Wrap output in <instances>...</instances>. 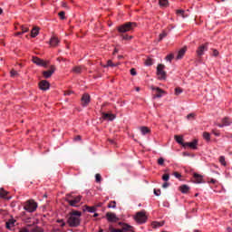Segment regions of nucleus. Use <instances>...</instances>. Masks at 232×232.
<instances>
[{
    "instance_id": "1",
    "label": "nucleus",
    "mask_w": 232,
    "mask_h": 232,
    "mask_svg": "<svg viewBox=\"0 0 232 232\" xmlns=\"http://www.w3.org/2000/svg\"><path fill=\"white\" fill-rule=\"evenodd\" d=\"M134 28H137V23H135V22H127V23L118 26L117 30H118L119 34H121V37L124 41H130V39H133V36L124 34H126V32H131V30H133Z\"/></svg>"
},
{
    "instance_id": "2",
    "label": "nucleus",
    "mask_w": 232,
    "mask_h": 232,
    "mask_svg": "<svg viewBox=\"0 0 232 232\" xmlns=\"http://www.w3.org/2000/svg\"><path fill=\"white\" fill-rule=\"evenodd\" d=\"M82 213L81 211L73 210L67 216V224L70 227H79L81 226V217Z\"/></svg>"
},
{
    "instance_id": "3",
    "label": "nucleus",
    "mask_w": 232,
    "mask_h": 232,
    "mask_svg": "<svg viewBox=\"0 0 232 232\" xmlns=\"http://www.w3.org/2000/svg\"><path fill=\"white\" fill-rule=\"evenodd\" d=\"M19 232H44V229L37 226L35 221H34L31 224H27L25 227L22 228Z\"/></svg>"
},
{
    "instance_id": "4",
    "label": "nucleus",
    "mask_w": 232,
    "mask_h": 232,
    "mask_svg": "<svg viewBox=\"0 0 232 232\" xmlns=\"http://www.w3.org/2000/svg\"><path fill=\"white\" fill-rule=\"evenodd\" d=\"M24 209L28 211V213H34L37 209V203L34 199H29L24 203Z\"/></svg>"
},
{
    "instance_id": "5",
    "label": "nucleus",
    "mask_w": 232,
    "mask_h": 232,
    "mask_svg": "<svg viewBox=\"0 0 232 232\" xmlns=\"http://www.w3.org/2000/svg\"><path fill=\"white\" fill-rule=\"evenodd\" d=\"M165 68H166V65L162 63H160L157 66V75L160 81H166L167 73H166V71H164Z\"/></svg>"
},
{
    "instance_id": "6",
    "label": "nucleus",
    "mask_w": 232,
    "mask_h": 232,
    "mask_svg": "<svg viewBox=\"0 0 232 232\" xmlns=\"http://www.w3.org/2000/svg\"><path fill=\"white\" fill-rule=\"evenodd\" d=\"M81 198H82V197L76 196V198H73V199H72V194H67L65 197L66 202H68V204L71 205L72 208H75L77 204L81 202Z\"/></svg>"
},
{
    "instance_id": "7",
    "label": "nucleus",
    "mask_w": 232,
    "mask_h": 232,
    "mask_svg": "<svg viewBox=\"0 0 232 232\" xmlns=\"http://www.w3.org/2000/svg\"><path fill=\"white\" fill-rule=\"evenodd\" d=\"M134 220L138 222V224H145L146 220H148V217L146 216L145 211H140L134 217Z\"/></svg>"
},
{
    "instance_id": "8",
    "label": "nucleus",
    "mask_w": 232,
    "mask_h": 232,
    "mask_svg": "<svg viewBox=\"0 0 232 232\" xmlns=\"http://www.w3.org/2000/svg\"><path fill=\"white\" fill-rule=\"evenodd\" d=\"M33 63L37 64V66H43L44 68H48L49 62H45L43 59H40L37 56L33 57Z\"/></svg>"
},
{
    "instance_id": "9",
    "label": "nucleus",
    "mask_w": 232,
    "mask_h": 232,
    "mask_svg": "<svg viewBox=\"0 0 232 232\" xmlns=\"http://www.w3.org/2000/svg\"><path fill=\"white\" fill-rule=\"evenodd\" d=\"M231 124V119H229L228 117H225L221 120V123H216V126H218V128H224L225 126H230Z\"/></svg>"
},
{
    "instance_id": "10",
    "label": "nucleus",
    "mask_w": 232,
    "mask_h": 232,
    "mask_svg": "<svg viewBox=\"0 0 232 232\" xmlns=\"http://www.w3.org/2000/svg\"><path fill=\"white\" fill-rule=\"evenodd\" d=\"M54 72H55V66L52 65L50 67V70L43 72V75L44 79H50V77H52V75H53Z\"/></svg>"
},
{
    "instance_id": "11",
    "label": "nucleus",
    "mask_w": 232,
    "mask_h": 232,
    "mask_svg": "<svg viewBox=\"0 0 232 232\" xmlns=\"http://www.w3.org/2000/svg\"><path fill=\"white\" fill-rule=\"evenodd\" d=\"M204 52H208V44H205L203 45H200L197 50V55L198 57H201L204 55Z\"/></svg>"
},
{
    "instance_id": "12",
    "label": "nucleus",
    "mask_w": 232,
    "mask_h": 232,
    "mask_svg": "<svg viewBox=\"0 0 232 232\" xmlns=\"http://www.w3.org/2000/svg\"><path fill=\"white\" fill-rule=\"evenodd\" d=\"M106 217L109 222H119V218H117V215H115V213L107 212Z\"/></svg>"
},
{
    "instance_id": "13",
    "label": "nucleus",
    "mask_w": 232,
    "mask_h": 232,
    "mask_svg": "<svg viewBox=\"0 0 232 232\" xmlns=\"http://www.w3.org/2000/svg\"><path fill=\"white\" fill-rule=\"evenodd\" d=\"M88 104H90V94L85 93L82 97V105L86 107Z\"/></svg>"
},
{
    "instance_id": "14",
    "label": "nucleus",
    "mask_w": 232,
    "mask_h": 232,
    "mask_svg": "<svg viewBox=\"0 0 232 232\" xmlns=\"http://www.w3.org/2000/svg\"><path fill=\"white\" fill-rule=\"evenodd\" d=\"M39 86H40V90L46 91L50 88V82H48V81L46 80H43L40 82Z\"/></svg>"
},
{
    "instance_id": "15",
    "label": "nucleus",
    "mask_w": 232,
    "mask_h": 232,
    "mask_svg": "<svg viewBox=\"0 0 232 232\" xmlns=\"http://www.w3.org/2000/svg\"><path fill=\"white\" fill-rule=\"evenodd\" d=\"M151 90L156 91V94L154 95V99H160V97H162V93H164V92L162 91V89L159 88V87H151Z\"/></svg>"
},
{
    "instance_id": "16",
    "label": "nucleus",
    "mask_w": 232,
    "mask_h": 232,
    "mask_svg": "<svg viewBox=\"0 0 232 232\" xmlns=\"http://www.w3.org/2000/svg\"><path fill=\"white\" fill-rule=\"evenodd\" d=\"M197 144H198L197 140H194L192 142H185L183 144V148H187V146H188L191 150H197Z\"/></svg>"
},
{
    "instance_id": "17",
    "label": "nucleus",
    "mask_w": 232,
    "mask_h": 232,
    "mask_svg": "<svg viewBox=\"0 0 232 232\" xmlns=\"http://www.w3.org/2000/svg\"><path fill=\"white\" fill-rule=\"evenodd\" d=\"M187 50H188L187 47H183L179 51L178 55L176 57L177 61H180V59H182V57H184V55L186 54Z\"/></svg>"
},
{
    "instance_id": "18",
    "label": "nucleus",
    "mask_w": 232,
    "mask_h": 232,
    "mask_svg": "<svg viewBox=\"0 0 232 232\" xmlns=\"http://www.w3.org/2000/svg\"><path fill=\"white\" fill-rule=\"evenodd\" d=\"M102 119H104L105 121H113V119H115V115L111 113L102 112Z\"/></svg>"
},
{
    "instance_id": "19",
    "label": "nucleus",
    "mask_w": 232,
    "mask_h": 232,
    "mask_svg": "<svg viewBox=\"0 0 232 232\" xmlns=\"http://www.w3.org/2000/svg\"><path fill=\"white\" fill-rule=\"evenodd\" d=\"M202 175H199L198 173H194V181L196 182V184H202Z\"/></svg>"
},
{
    "instance_id": "20",
    "label": "nucleus",
    "mask_w": 232,
    "mask_h": 232,
    "mask_svg": "<svg viewBox=\"0 0 232 232\" xmlns=\"http://www.w3.org/2000/svg\"><path fill=\"white\" fill-rule=\"evenodd\" d=\"M51 46H57L59 44V38L53 36L50 40Z\"/></svg>"
},
{
    "instance_id": "21",
    "label": "nucleus",
    "mask_w": 232,
    "mask_h": 232,
    "mask_svg": "<svg viewBox=\"0 0 232 232\" xmlns=\"http://www.w3.org/2000/svg\"><path fill=\"white\" fill-rule=\"evenodd\" d=\"M140 130L142 135H148V133H151V130L146 126L140 127Z\"/></svg>"
},
{
    "instance_id": "22",
    "label": "nucleus",
    "mask_w": 232,
    "mask_h": 232,
    "mask_svg": "<svg viewBox=\"0 0 232 232\" xmlns=\"http://www.w3.org/2000/svg\"><path fill=\"white\" fill-rule=\"evenodd\" d=\"M6 195H8V191L5 190L4 188L0 189V197H2V198H7V200H10V198H12V197H6Z\"/></svg>"
},
{
    "instance_id": "23",
    "label": "nucleus",
    "mask_w": 232,
    "mask_h": 232,
    "mask_svg": "<svg viewBox=\"0 0 232 232\" xmlns=\"http://www.w3.org/2000/svg\"><path fill=\"white\" fill-rule=\"evenodd\" d=\"M6 228L7 229H12V227H14V226L15 225V219H9L6 223Z\"/></svg>"
},
{
    "instance_id": "24",
    "label": "nucleus",
    "mask_w": 232,
    "mask_h": 232,
    "mask_svg": "<svg viewBox=\"0 0 232 232\" xmlns=\"http://www.w3.org/2000/svg\"><path fill=\"white\" fill-rule=\"evenodd\" d=\"M179 191H181V193H184V194L188 193L189 191V186H188V185H181L179 187Z\"/></svg>"
},
{
    "instance_id": "25",
    "label": "nucleus",
    "mask_w": 232,
    "mask_h": 232,
    "mask_svg": "<svg viewBox=\"0 0 232 232\" xmlns=\"http://www.w3.org/2000/svg\"><path fill=\"white\" fill-rule=\"evenodd\" d=\"M174 138H175L176 142H178V144H181V146H184V144H185L184 140L182 139L181 136L175 135Z\"/></svg>"
},
{
    "instance_id": "26",
    "label": "nucleus",
    "mask_w": 232,
    "mask_h": 232,
    "mask_svg": "<svg viewBox=\"0 0 232 232\" xmlns=\"http://www.w3.org/2000/svg\"><path fill=\"white\" fill-rule=\"evenodd\" d=\"M39 35V27H34L31 31V37H37Z\"/></svg>"
},
{
    "instance_id": "27",
    "label": "nucleus",
    "mask_w": 232,
    "mask_h": 232,
    "mask_svg": "<svg viewBox=\"0 0 232 232\" xmlns=\"http://www.w3.org/2000/svg\"><path fill=\"white\" fill-rule=\"evenodd\" d=\"M84 211H88V213H95V211H97V208L85 206Z\"/></svg>"
},
{
    "instance_id": "28",
    "label": "nucleus",
    "mask_w": 232,
    "mask_h": 232,
    "mask_svg": "<svg viewBox=\"0 0 232 232\" xmlns=\"http://www.w3.org/2000/svg\"><path fill=\"white\" fill-rule=\"evenodd\" d=\"M123 232H135V231H133V227H131L130 225H124Z\"/></svg>"
},
{
    "instance_id": "29",
    "label": "nucleus",
    "mask_w": 232,
    "mask_h": 232,
    "mask_svg": "<svg viewBox=\"0 0 232 232\" xmlns=\"http://www.w3.org/2000/svg\"><path fill=\"white\" fill-rule=\"evenodd\" d=\"M162 226H164V221H161V222L154 221V222H152V227H154V228L162 227Z\"/></svg>"
},
{
    "instance_id": "30",
    "label": "nucleus",
    "mask_w": 232,
    "mask_h": 232,
    "mask_svg": "<svg viewBox=\"0 0 232 232\" xmlns=\"http://www.w3.org/2000/svg\"><path fill=\"white\" fill-rule=\"evenodd\" d=\"M73 73H81L82 72V67L81 66H75L72 68Z\"/></svg>"
},
{
    "instance_id": "31",
    "label": "nucleus",
    "mask_w": 232,
    "mask_h": 232,
    "mask_svg": "<svg viewBox=\"0 0 232 232\" xmlns=\"http://www.w3.org/2000/svg\"><path fill=\"white\" fill-rule=\"evenodd\" d=\"M115 66H117V64L113 63V62H111V60H109L107 62V64L104 65V68H108V67L115 68Z\"/></svg>"
},
{
    "instance_id": "32",
    "label": "nucleus",
    "mask_w": 232,
    "mask_h": 232,
    "mask_svg": "<svg viewBox=\"0 0 232 232\" xmlns=\"http://www.w3.org/2000/svg\"><path fill=\"white\" fill-rule=\"evenodd\" d=\"M203 139H205V140H211V135L208 132H203Z\"/></svg>"
},
{
    "instance_id": "33",
    "label": "nucleus",
    "mask_w": 232,
    "mask_h": 232,
    "mask_svg": "<svg viewBox=\"0 0 232 232\" xmlns=\"http://www.w3.org/2000/svg\"><path fill=\"white\" fill-rule=\"evenodd\" d=\"M174 92H175V95L179 96L180 95V93H182V92H184V90H182V88L180 87H177L175 88Z\"/></svg>"
},
{
    "instance_id": "34",
    "label": "nucleus",
    "mask_w": 232,
    "mask_h": 232,
    "mask_svg": "<svg viewBox=\"0 0 232 232\" xmlns=\"http://www.w3.org/2000/svg\"><path fill=\"white\" fill-rule=\"evenodd\" d=\"M58 15H59V17H60V19H62V20H64V19H66V13L64 12V11H61L59 14H58Z\"/></svg>"
},
{
    "instance_id": "35",
    "label": "nucleus",
    "mask_w": 232,
    "mask_h": 232,
    "mask_svg": "<svg viewBox=\"0 0 232 232\" xmlns=\"http://www.w3.org/2000/svg\"><path fill=\"white\" fill-rule=\"evenodd\" d=\"M219 162H220V164H222V166H226L227 165V163H226V157L221 156L219 158Z\"/></svg>"
},
{
    "instance_id": "36",
    "label": "nucleus",
    "mask_w": 232,
    "mask_h": 232,
    "mask_svg": "<svg viewBox=\"0 0 232 232\" xmlns=\"http://www.w3.org/2000/svg\"><path fill=\"white\" fill-rule=\"evenodd\" d=\"M95 179H96V182L98 184H100V182H102V177L101 176V174H96L95 175Z\"/></svg>"
},
{
    "instance_id": "37",
    "label": "nucleus",
    "mask_w": 232,
    "mask_h": 232,
    "mask_svg": "<svg viewBox=\"0 0 232 232\" xmlns=\"http://www.w3.org/2000/svg\"><path fill=\"white\" fill-rule=\"evenodd\" d=\"M108 208H117V202H115V201H111V202L108 204Z\"/></svg>"
},
{
    "instance_id": "38",
    "label": "nucleus",
    "mask_w": 232,
    "mask_h": 232,
    "mask_svg": "<svg viewBox=\"0 0 232 232\" xmlns=\"http://www.w3.org/2000/svg\"><path fill=\"white\" fill-rule=\"evenodd\" d=\"M146 66H151L153 64V60L151 58H149L145 61Z\"/></svg>"
},
{
    "instance_id": "39",
    "label": "nucleus",
    "mask_w": 232,
    "mask_h": 232,
    "mask_svg": "<svg viewBox=\"0 0 232 232\" xmlns=\"http://www.w3.org/2000/svg\"><path fill=\"white\" fill-rule=\"evenodd\" d=\"M195 113H189L188 115H187V119L188 121H193V119H195Z\"/></svg>"
},
{
    "instance_id": "40",
    "label": "nucleus",
    "mask_w": 232,
    "mask_h": 232,
    "mask_svg": "<svg viewBox=\"0 0 232 232\" xmlns=\"http://www.w3.org/2000/svg\"><path fill=\"white\" fill-rule=\"evenodd\" d=\"M58 224H61V227H64L66 226V222H64V219H58Z\"/></svg>"
},
{
    "instance_id": "41",
    "label": "nucleus",
    "mask_w": 232,
    "mask_h": 232,
    "mask_svg": "<svg viewBox=\"0 0 232 232\" xmlns=\"http://www.w3.org/2000/svg\"><path fill=\"white\" fill-rule=\"evenodd\" d=\"M160 6H167L168 5V0H160Z\"/></svg>"
},
{
    "instance_id": "42",
    "label": "nucleus",
    "mask_w": 232,
    "mask_h": 232,
    "mask_svg": "<svg viewBox=\"0 0 232 232\" xmlns=\"http://www.w3.org/2000/svg\"><path fill=\"white\" fill-rule=\"evenodd\" d=\"M21 30H22L21 31L22 34H26V32H28L29 29H28V27L22 25Z\"/></svg>"
},
{
    "instance_id": "43",
    "label": "nucleus",
    "mask_w": 232,
    "mask_h": 232,
    "mask_svg": "<svg viewBox=\"0 0 232 232\" xmlns=\"http://www.w3.org/2000/svg\"><path fill=\"white\" fill-rule=\"evenodd\" d=\"M162 180H164L165 182H168V180H169V174H164L162 176Z\"/></svg>"
},
{
    "instance_id": "44",
    "label": "nucleus",
    "mask_w": 232,
    "mask_h": 232,
    "mask_svg": "<svg viewBox=\"0 0 232 232\" xmlns=\"http://www.w3.org/2000/svg\"><path fill=\"white\" fill-rule=\"evenodd\" d=\"M174 55H173V53H171V54H169L167 57H166V59H167V61H169V63H171V61H173V59H174Z\"/></svg>"
},
{
    "instance_id": "45",
    "label": "nucleus",
    "mask_w": 232,
    "mask_h": 232,
    "mask_svg": "<svg viewBox=\"0 0 232 232\" xmlns=\"http://www.w3.org/2000/svg\"><path fill=\"white\" fill-rule=\"evenodd\" d=\"M168 35V34H166V32H163L162 34H160V39L159 41H162L164 37H166Z\"/></svg>"
},
{
    "instance_id": "46",
    "label": "nucleus",
    "mask_w": 232,
    "mask_h": 232,
    "mask_svg": "<svg viewBox=\"0 0 232 232\" xmlns=\"http://www.w3.org/2000/svg\"><path fill=\"white\" fill-rule=\"evenodd\" d=\"M158 164H159L160 166H164V158H160V159L158 160Z\"/></svg>"
},
{
    "instance_id": "47",
    "label": "nucleus",
    "mask_w": 232,
    "mask_h": 232,
    "mask_svg": "<svg viewBox=\"0 0 232 232\" xmlns=\"http://www.w3.org/2000/svg\"><path fill=\"white\" fill-rule=\"evenodd\" d=\"M154 195H156V197H160V189H154Z\"/></svg>"
},
{
    "instance_id": "48",
    "label": "nucleus",
    "mask_w": 232,
    "mask_h": 232,
    "mask_svg": "<svg viewBox=\"0 0 232 232\" xmlns=\"http://www.w3.org/2000/svg\"><path fill=\"white\" fill-rule=\"evenodd\" d=\"M173 175L176 177V179H180L182 175L179 172H173Z\"/></svg>"
},
{
    "instance_id": "49",
    "label": "nucleus",
    "mask_w": 232,
    "mask_h": 232,
    "mask_svg": "<svg viewBox=\"0 0 232 232\" xmlns=\"http://www.w3.org/2000/svg\"><path fill=\"white\" fill-rule=\"evenodd\" d=\"M130 75H137V71L135 70V68L130 69Z\"/></svg>"
},
{
    "instance_id": "50",
    "label": "nucleus",
    "mask_w": 232,
    "mask_h": 232,
    "mask_svg": "<svg viewBox=\"0 0 232 232\" xmlns=\"http://www.w3.org/2000/svg\"><path fill=\"white\" fill-rule=\"evenodd\" d=\"M213 56L214 57H218V51L217 49L213 50Z\"/></svg>"
},
{
    "instance_id": "51",
    "label": "nucleus",
    "mask_w": 232,
    "mask_h": 232,
    "mask_svg": "<svg viewBox=\"0 0 232 232\" xmlns=\"http://www.w3.org/2000/svg\"><path fill=\"white\" fill-rule=\"evenodd\" d=\"M15 75H17V71L12 70V71H11V76H12V77H15Z\"/></svg>"
},
{
    "instance_id": "52",
    "label": "nucleus",
    "mask_w": 232,
    "mask_h": 232,
    "mask_svg": "<svg viewBox=\"0 0 232 232\" xmlns=\"http://www.w3.org/2000/svg\"><path fill=\"white\" fill-rule=\"evenodd\" d=\"M62 6L63 8H66L68 10V4H66V2H62Z\"/></svg>"
},
{
    "instance_id": "53",
    "label": "nucleus",
    "mask_w": 232,
    "mask_h": 232,
    "mask_svg": "<svg viewBox=\"0 0 232 232\" xmlns=\"http://www.w3.org/2000/svg\"><path fill=\"white\" fill-rule=\"evenodd\" d=\"M162 188L164 189H166V188H169V183H168V182L163 183Z\"/></svg>"
},
{
    "instance_id": "54",
    "label": "nucleus",
    "mask_w": 232,
    "mask_h": 232,
    "mask_svg": "<svg viewBox=\"0 0 232 232\" xmlns=\"http://www.w3.org/2000/svg\"><path fill=\"white\" fill-rule=\"evenodd\" d=\"M116 230H117V228H114L112 226H111L109 227V231H111V232H115Z\"/></svg>"
},
{
    "instance_id": "55",
    "label": "nucleus",
    "mask_w": 232,
    "mask_h": 232,
    "mask_svg": "<svg viewBox=\"0 0 232 232\" xmlns=\"http://www.w3.org/2000/svg\"><path fill=\"white\" fill-rule=\"evenodd\" d=\"M177 14H180V15H184V10H178Z\"/></svg>"
},
{
    "instance_id": "56",
    "label": "nucleus",
    "mask_w": 232,
    "mask_h": 232,
    "mask_svg": "<svg viewBox=\"0 0 232 232\" xmlns=\"http://www.w3.org/2000/svg\"><path fill=\"white\" fill-rule=\"evenodd\" d=\"M71 93H73V92H72V91H66V92H64V95H70Z\"/></svg>"
},
{
    "instance_id": "57",
    "label": "nucleus",
    "mask_w": 232,
    "mask_h": 232,
    "mask_svg": "<svg viewBox=\"0 0 232 232\" xmlns=\"http://www.w3.org/2000/svg\"><path fill=\"white\" fill-rule=\"evenodd\" d=\"M210 184H217V179H210Z\"/></svg>"
},
{
    "instance_id": "58",
    "label": "nucleus",
    "mask_w": 232,
    "mask_h": 232,
    "mask_svg": "<svg viewBox=\"0 0 232 232\" xmlns=\"http://www.w3.org/2000/svg\"><path fill=\"white\" fill-rule=\"evenodd\" d=\"M52 232H63V231L59 228H54V229L52 230Z\"/></svg>"
},
{
    "instance_id": "59",
    "label": "nucleus",
    "mask_w": 232,
    "mask_h": 232,
    "mask_svg": "<svg viewBox=\"0 0 232 232\" xmlns=\"http://www.w3.org/2000/svg\"><path fill=\"white\" fill-rule=\"evenodd\" d=\"M114 232H124V227H122V229H116Z\"/></svg>"
},
{
    "instance_id": "60",
    "label": "nucleus",
    "mask_w": 232,
    "mask_h": 232,
    "mask_svg": "<svg viewBox=\"0 0 232 232\" xmlns=\"http://www.w3.org/2000/svg\"><path fill=\"white\" fill-rule=\"evenodd\" d=\"M183 155H184V157H189V153H188V152H184Z\"/></svg>"
},
{
    "instance_id": "61",
    "label": "nucleus",
    "mask_w": 232,
    "mask_h": 232,
    "mask_svg": "<svg viewBox=\"0 0 232 232\" xmlns=\"http://www.w3.org/2000/svg\"><path fill=\"white\" fill-rule=\"evenodd\" d=\"M214 135H216V137H218V135H220L218 132H215V130H213Z\"/></svg>"
},
{
    "instance_id": "62",
    "label": "nucleus",
    "mask_w": 232,
    "mask_h": 232,
    "mask_svg": "<svg viewBox=\"0 0 232 232\" xmlns=\"http://www.w3.org/2000/svg\"><path fill=\"white\" fill-rule=\"evenodd\" d=\"M75 140H81V136H77V137L75 138Z\"/></svg>"
},
{
    "instance_id": "63",
    "label": "nucleus",
    "mask_w": 232,
    "mask_h": 232,
    "mask_svg": "<svg viewBox=\"0 0 232 232\" xmlns=\"http://www.w3.org/2000/svg\"><path fill=\"white\" fill-rule=\"evenodd\" d=\"M16 35H23V33L22 32H18V33H16Z\"/></svg>"
},
{
    "instance_id": "64",
    "label": "nucleus",
    "mask_w": 232,
    "mask_h": 232,
    "mask_svg": "<svg viewBox=\"0 0 232 232\" xmlns=\"http://www.w3.org/2000/svg\"><path fill=\"white\" fill-rule=\"evenodd\" d=\"M227 231H228V232H231V231H232L231 227H228V228H227Z\"/></svg>"
}]
</instances>
